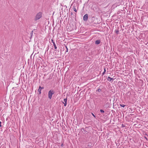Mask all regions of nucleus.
Returning <instances> with one entry per match:
<instances>
[{
    "label": "nucleus",
    "mask_w": 148,
    "mask_h": 148,
    "mask_svg": "<svg viewBox=\"0 0 148 148\" xmlns=\"http://www.w3.org/2000/svg\"><path fill=\"white\" fill-rule=\"evenodd\" d=\"M117 34H119V30L118 29H117V30H115V31H114Z\"/></svg>",
    "instance_id": "9d476101"
},
{
    "label": "nucleus",
    "mask_w": 148,
    "mask_h": 148,
    "mask_svg": "<svg viewBox=\"0 0 148 148\" xmlns=\"http://www.w3.org/2000/svg\"><path fill=\"white\" fill-rule=\"evenodd\" d=\"M95 100L96 102L97 103H100L101 101L100 99L97 98L95 99Z\"/></svg>",
    "instance_id": "0eeeda50"
},
{
    "label": "nucleus",
    "mask_w": 148,
    "mask_h": 148,
    "mask_svg": "<svg viewBox=\"0 0 148 148\" xmlns=\"http://www.w3.org/2000/svg\"><path fill=\"white\" fill-rule=\"evenodd\" d=\"M145 135L148 136V133L147 134H145Z\"/></svg>",
    "instance_id": "bb28decb"
},
{
    "label": "nucleus",
    "mask_w": 148,
    "mask_h": 148,
    "mask_svg": "<svg viewBox=\"0 0 148 148\" xmlns=\"http://www.w3.org/2000/svg\"><path fill=\"white\" fill-rule=\"evenodd\" d=\"M81 130L82 131H85V130L84 129L82 128L81 129Z\"/></svg>",
    "instance_id": "aec40b11"
},
{
    "label": "nucleus",
    "mask_w": 148,
    "mask_h": 148,
    "mask_svg": "<svg viewBox=\"0 0 148 148\" xmlns=\"http://www.w3.org/2000/svg\"><path fill=\"white\" fill-rule=\"evenodd\" d=\"M101 86H99V87L101 88Z\"/></svg>",
    "instance_id": "cd10ccee"
},
{
    "label": "nucleus",
    "mask_w": 148,
    "mask_h": 148,
    "mask_svg": "<svg viewBox=\"0 0 148 148\" xmlns=\"http://www.w3.org/2000/svg\"><path fill=\"white\" fill-rule=\"evenodd\" d=\"M42 17V13L41 12L38 13L35 17L34 20L36 21Z\"/></svg>",
    "instance_id": "f03ea898"
},
{
    "label": "nucleus",
    "mask_w": 148,
    "mask_h": 148,
    "mask_svg": "<svg viewBox=\"0 0 148 148\" xmlns=\"http://www.w3.org/2000/svg\"><path fill=\"white\" fill-rule=\"evenodd\" d=\"M144 138L146 139V140H148V139L146 136H144Z\"/></svg>",
    "instance_id": "b1692460"
},
{
    "label": "nucleus",
    "mask_w": 148,
    "mask_h": 148,
    "mask_svg": "<svg viewBox=\"0 0 148 148\" xmlns=\"http://www.w3.org/2000/svg\"><path fill=\"white\" fill-rule=\"evenodd\" d=\"M100 112L101 113H104V111L103 110H102V109H101L100 110Z\"/></svg>",
    "instance_id": "2eb2a0df"
},
{
    "label": "nucleus",
    "mask_w": 148,
    "mask_h": 148,
    "mask_svg": "<svg viewBox=\"0 0 148 148\" xmlns=\"http://www.w3.org/2000/svg\"><path fill=\"white\" fill-rule=\"evenodd\" d=\"M122 127H125V126L123 124H122Z\"/></svg>",
    "instance_id": "5701e85b"
},
{
    "label": "nucleus",
    "mask_w": 148,
    "mask_h": 148,
    "mask_svg": "<svg viewBox=\"0 0 148 148\" xmlns=\"http://www.w3.org/2000/svg\"><path fill=\"white\" fill-rule=\"evenodd\" d=\"M33 31H32L30 33V35H31L30 38H31L32 37V36L33 35Z\"/></svg>",
    "instance_id": "4468645a"
},
{
    "label": "nucleus",
    "mask_w": 148,
    "mask_h": 148,
    "mask_svg": "<svg viewBox=\"0 0 148 148\" xmlns=\"http://www.w3.org/2000/svg\"><path fill=\"white\" fill-rule=\"evenodd\" d=\"M104 104V107L106 108H110L111 105V104L108 102H105Z\"/></svg>",
    "instance_id": "7ed1b4c3"
},
{
    "label": "nucleus",
    "mask_w": 148,
    "mask_h": 148,
    "mask_svg": "<svg viewBox=\"0 0 148 148\" xmlns=\"http://www.w3.org/2000/svg\"><path fill=\"white\" fill-rule=\"evenodd\" d=\"M51 42L53 44V45L54 46V48L55 49H56L57 48V47L56 46V45L55 43V42H54L53 40V39H51Z\"/></svg>",
    "instance_id": "423d86ee"
},
{
    "label": "nucleus",
    "mask_w": 148,
    "mask_h": 148,
    "mask_svg": "<svg viewBox=\"0 0 148 148\" xmlns=\"http://www.w3.org/2000/svg\"><path fill=\"white\" fill-rule=\"evenodd\" d=\"M62 145H63V144H62V145H61V146H62Z\"/></svg>",
    "instance_id": "7c9ffc66"
},
{
    "label": "nucleus",
    "mask_w": 148,
    "mask_h": 148,
    "mask_svg": "<svg viewBox=\"0 0 148 148\" xmlns=\"http://www.w3.org/2000/svg\"><path fill=\"white\" fill-rule=\"evenodd\" d=\"M55 93V91L53 89L50 90L48 92V98L50 99L52 98V95Z\"/></svg>",
    "instance_id": "f257e3e1"
},
{
    "label": "nucleus",
    "mask_w": 148,
    "mask_h": 148,
    "mask_svg": "<svg viewBox=\"0 0 148 148\" xmlns=\"http://www.w3.org/2000/svg\"><path fill=\"white\" fill-rule=\"evenodd\" d=\"M36 29H33V30H36Z\"/></svg>",
    "instance_id": "c756f323"
},
{
    "label": "nucleus",
    "mask_w": 148,
    "mask_h": 148,
    "mask_svg": "<svg viewBox=\"0 0 148 148\" xmlns=\"http://www.w3.org/2000/svg\"><path fill=\"white\" fill-rule=\"evenodd\" d=\"M67 98H65V99H64V103H67Z\"/></svg>",
    "instance_id": "f8f14e48"
},
{
    "label": "nucleus",
    "mask_w": 148,
    "mask_h": 148,
    "mask_svg": "<svg viewBox=\"0 0 148 148\" xmlns=\"http://www.w3.org/2000/svg\"><path fill=\"white\" fill-rule=\"evenodd\" d=\"M93 19H95V17H92V20Z\"/></svg>",
    "instance_id": "a878e982"
},
{
    "label": "nucleus",
    "mask_w": 148,
    "mask_h": 148,
    "mask_svg": "<svg viewBox=\"0 0 148 148\" xmlns=\"http://www.w3.org/2000/svg\"><path fill=\"white\" fill-rule=\"evenodd\" d=\"M106 72V68H104V72H103L102 74V76Z\"/></svg>",
    "instance_id": "9b49d317"
},
{
    "label": "nucleus",
    "mask_w": 148,
    "mask_h": 148,
    "mask_svg": "<svg viewBox=\"0 0 148 148\" xmlns=\"http://www.w3.org/2000/svg\"><path fill=\"white\" fill-rule=\"evenodd\" d=\"M114 79L113 78H111L110 77H108L107 79V80L109 82H111L112 80V81H113L114 80Z\"/></svg>",
    "instance_id": "6e6552de"
},
{
    "label": "nucleus",
    "mask_w": 148,
    "mask_h": 148,
    "mask_svg": "<svg viewBox=\"0 0 148 148\" xmlns=\"http://www.w3.org/2000/svg\"><path fill=\"white\" fill-rule=\"evenodd\" d=\"M1 122L0 121V127H1Z\"/></svg>",
    "instance_id": "393cba45"
},
{
    "label": "nucleus",
    "mask_w": 148,
    "mask_h": 148,
    "mask_svg": "<svg viewBox=\"0 0 148 148\" xmlns=\"http://www.w3.org/2000/svg\"><path fill=\"white\" fill-rule=\"evenodd\" d=\"M44 88V87H41V86L39 87V88L38 90V91L39 92V94H40L41 93V90L42 89Z\"/></svg>",
    "instance_id": "39448f33"
},
{
    "label": "nucleus",
    "mask_w": 148,
    "mask_h": 148,
    "mask_svg": "<svg viewBox=\"0 0 148 148\" xmlns=\"http://www.w3.org/2000/svg\"><path fill=\"white\" fill-rule=\"evenodd\" d=\"M88 14H86L83 16V20L85 21H86L88 20Z\"/></svg>",
    "instance_id": "20e7f679"
},
{
    "label": "nucleus",
    "mask_w": 148,
    "mask_h": 148,
    "mask_svg": "<svg viewBox=\"0 0 148 148\" xmlns=\"http://www.w3.org/2000/svg\"><path fill=\"white\" fill-rule=\"evenodd\" d=\"M73 9L74 11L75 12H77V10H76V8L74 7H73Z\"/></svg>",
    "instance_id": "a211bd4d"
},
{
    "label": "nucleus",
    "mask_w": 148,
    "mask_h": 148,
    "mask_svg": "<svg viewBox=\"0 0 148 148\" xmlns=\"http://www.w3.org/2000/svg\"><path fill=\"white\" fill-rule=\"evenodd\" d=\"M92 22L93 23H94V21H93Z\"/></svg>",
    "instance_id": "2f4dec72"
},
{
    "label": "nucleus",
    "mask_w": 148,
    "mask_h": 148,
    "mask_svg": "<svg viewBox=\"0 0 148 148\" xmlns=\"http://www.w3.org/2000/svg\"><path fill=\"white\" fill-rule=\"evenodd\" d=\"M90 144H88V146L89 147H92V144L90 143Z\"/></svg>",
    "instance_id": "f3484780"
},
{
    "label": "nucleus",
    "mask_w": 148,
    "mask_h": 148,
    "mask_svg": "<svg viewBox=\"0 0 148 148\" xmlns=\"http://www.w3.org/2000/svg\"><path fill=\"white\" fill-rule=\"evenodd\" d=\"M120 106H121V107H124L125 106H126V105H124V104H120Z\"/></svg>",
    "instance_id": "dca6fc26"
},
{
    "label": "nucleus",
    "mask_w": 148,
    "mask_h": 148,
    "mask_svg": "<svg viewBox=\"0 0 148 148\" xmlns=\"http://www.w3.org/2000/svg\"><path fill=\"white\" fill-rule=\"evenodd\" d=\"M71 14H73V13H72V12H71Z\"/></svg>",
    "instance_id": "c85d7f7f"
},
{
    "label": "nucleus",
    "mask_w": 148,
    "mask_h": 148,
    "mask_svg": "<svg viewBox=\"0 0 148 148\" xmlns=\"http://www.w3.org/2000/svg\"><path fill=\"white\" fill-rule=\"evenodd\" d=\"M101 89L100 88H98L97 90H96V92H97V91H98L99 92H101Z\"/></svg>",
    "instance_id": "ddd939ff"
},
{
    "label": "nucleus",
    "mask_w": 148,
    "mask_h": 148,
    "mask_svg": "<svg viewBox=\"0 0 148 148\" xmlns=\"http://www.w3.org/2000/svg\"><path fill=\"white\" fill-rule=\"evenodd\" d=\"M63 103L64 104V106H66V105L67 103H64V102H63Z\"/></svg>",
    "instance_id": "412c9836"
},
{
    "label": "nucleus",
    "mask_w": 148,
    "mask_h": 148,
    "mask_svg": "<svg viewBox=\"0 0 148 148\" xmlns=\"http://www.w3.org/2000/svg\"><path fill=\"white\" fill-rule=\"evenodd\" d=\"M65 47H66V52H68V48H67V46H66V45L65 46Z\"/></svg>",
    "instance_id": "6ab92c4d"
},
{
    "label": "nucleus",
    "mask_w": 148,
    "mask_h": 148,
    "mask_svg": "<svg viewBox=\"0 0 148 148\" xmlns=\"http://www.w3.org/2000/svg\"><path fill=\"white\" fill-rule=\"evenodd\" d=\"M101 42V41L100 40H97L95 41V44L96 45L99 44Z\"/></svg>",
    "instance_id": "1a4fd4ad"
},
{
    "label": "nucleus",
    "mask_w": 148,
    "mask_h": 148,
    "mask_svg": "<svg viewBox=\"0 0 148 148\" xmlns=\"http://www.w3.org/2000/svg\"><path fill=\"white\" fill-rule=\"evenodd\" d=\"M92 115L95 117V116L94 115V114L93 113H92Z\"/></svg>",
    "instance_id": "4be33fe9"
}]
</instances>
